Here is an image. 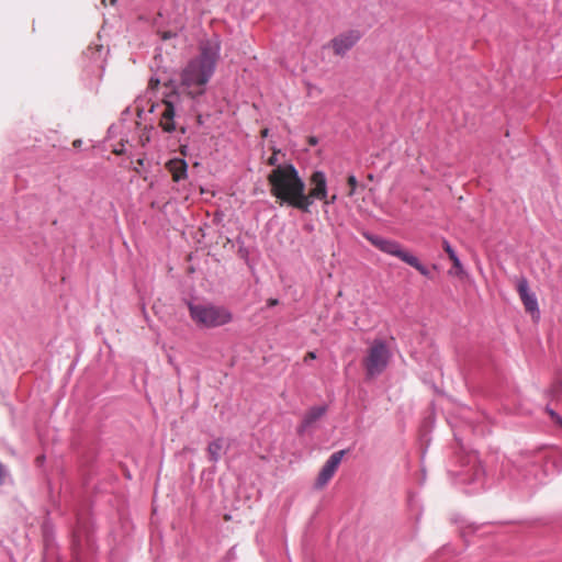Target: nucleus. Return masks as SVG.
Wrapping results in <instances>:
<instances>
[{
    "mask_svg": "<svg viewBox=\"0 0 562 562\" xmlns=\"http://www.w3.org/2000/svg\"><path fill=\"white\" fill-rule=\"evenodd\" d=\"M221 55V40L217 35L200 42L199 55L191 59L180 74V82L170 80L159 101L153 100L159 79L150 78L147 94L135 101V111L139 119L146 113L155 114L159 127L168 134L187 133V126L180 123L186 105L196 113V105L204 95L206 85L215 72Z\"/></svg>",
    "mask_w": 562,
    "mask_h": 562,
    "instance_id": "nucleus-1",
    "label": "nucleus"
},
{
    "mask_svg": "<svg viewBox=\"0 0 562 562\" xmlns=\"http://www.w3.org/2000/svg\"><path fill=\"white\" fill-rule=\"evenodd\" d=\"M271 194L280 201L302 212L308 213L315 200L328 196L327 178L324 171L316 170L310 178V193H305L306 184L293 164L279 166L268 176Z\"/></svg>",
    "mask_w": 562,
    "mask_h": 562,
    "instance_id": "nucleus-2",
    "label": "nucleus"
},
{
    "mask_svg": "<svg viewBox=\"0 0 562 562\" xmlns=\"http://www.w3.org/2000/svg\"><path fill=\"white\" fill-rule=\"evenodd\" d=\"M516 467L528 483L531 479L542 483L546 476L562 471V449L541 447L535 451H527L517 461Z\"/></svg>",
    "mask_w": 562,
    "mask_h": 562,
    "instance_id": "nucleus-3",
    "label": "nucleus"
},
{
    "mask_svg": "<svg viewBox=\"0 0 562 562\" xmlns=\"http://www.w3.org/2000/svg\"><path fill=\"white\" fill-rule=\"evenodd\" d=\"M362 236L380 251L398 258L403 262L415 268L422 276L429 279L432 278L430 270L423 265L416 256L405 250L398 241L370 232H364Z\"/></svg>",
    "mask_w": 562,
    "mask_h": 562,
    "instance_id": "nucleus-4",
    "label": "nucleus"
},
{
    "mask_svg": "<svg viewBox=\"0 0 562 562\" xmlns=\"http://www.w3.org/2000/svg\"><path fill=\"white\" fill-rule=\"evenodd\" d=\"M190 317L199 326L214 328L232 322L233 315L225 306L214 304H188Z\"/></svg>",
    "mask_w": 562,
    "mask_h": 562,
    "instance_id": "nucleus-5",
    "label": "nucleus"
},
{
    "mask_svg": "<svg viewBox=\"0 0 562 562\" xmlns=\"http://www.w3.org/2000/svg\"><path fill=\"white\" fill-rule=\"evenodd\" d=\"M460 471H458V482L472 486L467 492L475 493L484 488L485 471L481 464L476 451L465 452L459 459Z\"/></svg>",
    "mask_w": 562,
    "mask_h": 562,
    "instance_id": "nucleus-6",
    "label": "nucleus"
},
{
    "mask_svg": "<svg viewBox=\"0 0 562 562\" xmlns=\"http://www.w3.org/2000/svg\"><path fill=\"white\" fill-rule=\"evenodd\" d=\"M391 351L386 342L382 339H375L368 349L367 356L363 358V367L366 378L368 380L381 375L389 366Z\"/></svg>",
    "mask_w": 562,
    "mask_h": 562,
    "instance_id": "nucleus-7",
    "label": "nucleus"
},
{
    "mask_svg": "<svg viewBox=\"0 0 562 562\" xmlns=\"http://www.w3.org/2000/svg\"><path fill=\"white\" fill-rule=\"evenodd\" d=\"M361 37L362 33L359 30H349L335 36L330 41V45L336 55L342 56L350 50Z\"/></svg>",
    "mask_w": 562,
    "mask_h": 562,
    "instance_id": "nucleus-8",
    "label": "nucleus"
},
{
    "mask_svg": "<svg viewBox=\"0 0 562 562\" xmlns=\"http://www.w3.org/2000/svg\"><path fill=\"white\" fill-rule=\"evenodd\" d=\"M347 450H339L330 454L327 461L322 467L318 476L316 479L315 485L317 487L325 486L336 473L342 458L345 457Z\"/></svg>",
    "mask_w": 562,
    "mask_h": 562,
    "instance_id": "nucleus-9",
    "label": "nucleus"
},
{
    "mask_svg": "<svg viewBox=\"0 0 562 562\" xmlns=\"http://www.w3.org/2000/svg\"><path fill=\"white\" fill-rule=\"evenodd\" d=\"M516 289L525 306V310L531 315L536 314L539 317L540 310L537 296L533 292L530 291L528 280L525 277L518 279Z\"/></svg>",
    "mask_w": 562,
    "mask_h": 562,
    "instance_id": "nucleus-10",
    "label": "nucleus"
},
{
    "mask_svg": "<svg viewBox=\"0 0 562 562\" xmlns=\"http://www.w3.org/2000/svg\"><path fill=\"white\" fill-rule=\"evenodd\" d=\"M327 407L325 405L313 406L311 407L305 415L297 428V432L302 435L306 429H308L314 423L321 419L326 414Z\"/></svg>",
    "mask_w": 562,
    "mask_h": 562,
    "instance_id": "nucleus-11",
    "label": "nucleus"
},
{
    "mask_svg": "<svg viewBox=\"0 0 562 562\" xmlns=\"http://www.w3.org/2000/svg\"><path fill=\"white\" fill-rule=\"evenodd\" d=\"M166 168L172 175V180L175 182H180L188 177V164L182 158L170 159L166 164Z\"/></svg>",
    "mask_w": 562,
    "mask_h": 562,
    "instance_id": "nucleus-12",
    "label": "nucleus"
},
{
    "mask_svg": "<svg viewBox=\"0 0 562 562\" xmlns=\"http://www.w3.org/2000/svg\"><path fill=\"white\" fill-rule=\"evenodd\" d=\"M224 448V439L223 438H216L213 441H211L207 446V456L209 460L213 463H216L220 461Z\"/></svg>",
    "mask_w": 562,
    "mask_h": 562,
    "instance_id": "nucleus-13",
    "label": "nucleus"
},
{
    "mask_svg": "<svg viewBox=\"0 0 562 562\" xmlns=\"http://www.w3.org/2000/svg\"><path fill=\"white\" fill-rule=\"evenodd\" d=\"M442 245H443V249L447 252L449 259L452 261L453 267L457 269V272L462 273L463 272L462 262H461L459 256L457 255L456 250L452 248L451 244L447 239H443Z\"/></svg>",
    "mask_w": 562,
    "mask_h": 562,
    "instance_id": "nucleus-14",
    "label": "nucleus"
},
{
    "mask_svg": "<svg viewBox=\"0 0 562 562\" xmlns=\"http://www.w3.org/2000/svg\"><path fill=\"white\" fill-rule=\"evenodd\" d=\"M278 154H279V150H274L273 154L268 158L267 160V164L269 166H274L276 168L271 171V173L280 166L278 164ZM285 164H283L282 166H284Z\"/></svg>",
    "mask_w": 562,
    "mask_h": 562,
    "instance_id": "nucleus-15",
    "label": "nucleus"
},
{
    "mask_svg": "<svg viewBox=\"0 0 562 562\" xmlns=\"http://www.w3.org/2000/svg\"><path fill=\"white\" fill-rule=\"evenodd\" d=\"M546 411L548 412V414L551 416V418H552L555 423H558V424L562 425V417H561L558 413H555V412H554L551 407H549V406H547V407H546Z\"/></svg>",
    "mask_w": 562,
    "mask_h": 562,
    "instance_id": "nucleus-16",
    "label": "nucleus"
},
{
    "mask_svg": "<svg viewBox=\"0 0 562 562\" xmlns=\"http://www.w3.org/2000/svg\"><path fill=\"white\" fill-rule=\"evenodd\" d=\"M101 50H102V46L97 47L94 50H92V48L89 47L86 54H90L91 53V58L100 59Z\"/></svg>",
    "mask_w": 562,
    "mask_h": 562,
    "instance_id": "nucleus-17",
    "label": "nucleus"
},
{
    "mask_svg": "<svg viewBox=\"0 0 562 562\" xmlns=\"http://www.w3.org/2000/svg\"><path fill=\"white\" fill-rule=\"evenodd\" d=\"M337 200V195L333 194L330 198L323 200L326 205L334 204Z\"/></svg>",
    "mask_w": 562,
    "mask_h": 562,
    "instance_id": "nucleus-18",
    "label": "nucleus"
},
{
    "mask_svg": "<svg viewBox=\"0 0 562 562\" xmlns=\"http://www.w3.org/2000/svg\"><path fill=\"white\" fill-rule=\"evenodd\" d=\"M238 254L240 255V257L246 258L248 255V251L245 247H239Z\"/></svg>",
    "mask_w": 562,
    "mask_h": 562,
    "instance_id": "nucleus-19",
    "label": "nucleus"
},
{
    "mask_svg": "<svg viewBox=\"0 0 562 562\" xmlns=\"http://www.w3.org/2000/svg\"><path fill=\"white\" fill-rule=\"evenodd\" d=\"M278 303H279V301L277 299H269L267 302V305L269 307H272V306H276Z\"/></svg>",
    "mask_w": 562,
    "mask_h": 562,
    "instance_id": "nucleus-20",
    "label": "nucleus"
},
{
    "mask_svg": "<svg viewBox=\"0 0 562 562\" xmlns=\"http://www.w3.org/2000/svg\"><path fill=\"white\" fill-rule=\"evenodd\" d=\"M308 143H310V145L315 146V145H317L318 139L315 136H311L308 138Z\"/></svg>",
    "mask_w": 562,
    "mask_h": 562,
    "instance_id": "nucleus-21",
    "label": "nucleus"
},
{
    "mask_svg": "<svg viewBox=\"0 0 562 562\" xmlns=\"http://www.w3.org/2000/svg\"><path fill=\"white\" fill-rule=\"evenodd\" d=\"M348 182H349V184H350V186L355 187V186L357 184V179H356V177H355V176H350V177L348 178Z\"/></svg>",
    "mask_w": 562,
    "mask_h": 562,
    "instance_id": "nucleus-22",
    "label": "nucleus"
},
{
    "mask_svg": "<svg viewBox=\"0 0 562 562\" xmlns=\"http://www.w3.org/2000/svg\"><path fill=\"white\" fill-rule=\"evenodd\" d=\"M72 145H74L75 148H79L82 145V140L81 139H76V140H74Z\"/></svg>",
    "mask_w": 562,
    "mask_h": 562,
    "instance_id": "nucleus-23",
    "label": "nucleus"
},
{
    "mask_svg": "<svg viewBox=\"0 0 562 562\" xmlns=\"http://www.w3.org/2000/svg\"><path fill=\"white\" fill-rule=\"evenodd\" d=\"M196 121H198V123H199V124H202V123H203V121H202V115H201V114H199V113H196Z\"/></svg>",
    "mask_w": 562,
    "mask_h": 562,
    "instance_id": "nucleus-24",
    "label": "nucleus"
},
{
    "mask_svg": "<svg viewBox=\"0 0 562 562\" xmlns=\"http://www.w3.org/2000/svg\"><path fill=\"white\" fill-rule=\"evenodd\" d=\"M307 356H308L310 358H312V359L316 358V355H315V352H313V351L308 352V355H307Z\"/></svg>",
    "mask_w": 562,
    "mask_h": 562,
    "instance_id": "nucleus-25",
    "label": "nucleus"
},
{
    "mask_svg": "<svg viewBox=\"0 0 562 562\" xmlns=\"http://www.w3.org/2000/svg\"><path fill=\"white\" fill-rule=\"evenodd\" d=\"M559 387H560V385H554V386H553V392H554V394L558 392Z\"/></svg>",
    "mask_w": 562,
    "mask_h": 562,
    "instance_id": "nucleus-26",
    "label": "nucleus"
},
{
    "mask_svg": "<svg viewBox=\"0 0 562 562\" xmlns=\"http://www.w3.org/2000/svg\"><path fill=\"white\" fill-rule=\"evenodd\" d=\"M262 134H263V136H267L268 130H265Z\"/></svg>",
    "mask_w": 562,
    "mask_h": 562,
    "instance_id": "nucleus-27",
    "label": "nucleus"
}]
</instances>
